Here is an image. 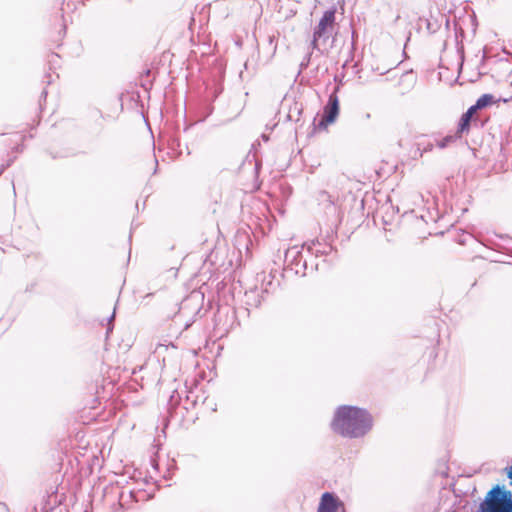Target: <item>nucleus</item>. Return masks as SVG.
<instances>
[{"label": "nucleus", "instance_id": "nucleus-5", "mask_svg": "<svg viewBox=\"0 0 512 512\" xmlns=\"http://www.w3.org/2000/svg\"><path fill=\"white\" fill-rule=\"evenodd\" d=\"M338 88L329 95L327 104L324 107L322 119L320 121L321 126H326L333 123L339 114V99L336 94Z\"/></svg>", "mask_w": 512, "mask_h": 512}, {"label": "nucleus", "instance_id": "nucleus-3", "mask_svg": "<svg viewBox=\"0 0 512 512\" xmlns=\"http://www.w3.org/2000/svg\"><path fill=\"white\" fill-rule=\"evenodd\" d=\"M334 22L335 11H325L313 32V39L311 41L313 49L321 53L328 51L329 47H331L330 38L332 36Z\"/></svg>", "mask_w": 512, "mask_h": 512}, {"label": "nucleus", "instance_id": "nucleus-2", "mask_svg": "<svg viewBox=\"0 0 512 512\" xmlns=\"http://www.w3.org/2000/svg\"><path fill=\"white\" fill-rule=\"evenodd\" d=\"M475 512H512V492L505 486H493Z\"/></svg>", "mask_w": 512, "mask_h": 512}, {"label": "nucleus", "instance_id": "nucleus-19", "mask_svg": "<svg viewBox=\"0 0 512 512\" xmlns=\"http://www.w3.org/2000/svg\"><path fill=\"white\" fill-rule=\"evenodd\" d=\"M189 326H190V324H189V323H186V325H185V329H187Z\"/></svg>", "mask_w": 512, "mask_h": 512}, {"label": "nucleus", "instance_id": "nucleus-18", "mask_svg": "<svg viewBox=\"0 0 512 512\" xmlns=\"http://www.w3.org/2000/svg\"><path fill=\"white\" fill-rule=\"evenodd\" d=\"M123 497H124V492L121 493L120 499H123Z\"/></svg>", "mask_w": 512, "mask_h": 512}, {"label": "nucleus", "instance_id": "nucleus-4", "mask_svg": "<svg viewBox=\"0 0 512 512\" xmlns=\"http://www.w3.org/2000/svg\"><path fill=\"white\" fill-rule=\"evenodd\" d=\"M304 245L289 247L285 251L284 262L286 268L293 271L296 275L305 276L307 270V262L303 259L302 249Z\"/></svg>", "mask_w": 512, "mask_h": 512}, {"label": "nucleus", "instance_id": "nucleus-6", "mask_svg": "<svg viewBox=\"0 0 512 512\" xmlns=\"http://www.w3.org/2000/svg\"><path fill=\"white\" fill-rule=\"evenodd\" d=\"M343 502L332 492H325L320 498L317 512H338Z\"/></svg>", "mask_w": 512, "mask_h": 512}, {"label": "nucleus", "instance_id": "nucleus-16", "mask_svg": "<svg viewBox=\"0 0 512 512\" xmlns=\"http://www.w3.org/2000/svg\"><path fill=\"white\" fill-rule=\"evenodd\" d=\"M114 317H115V311H114V312H113V314L110 316V318H109V323H111V322L113 321Z\"/></svg>", "mask_w": 512, "mask_h": 512}, {"label": "nucleus", "instance_id": "nucleus-15", "mask_svg": "<svg viewBox=\"0 0 512 512\" xmlns=\"http://www.w3.org/2000/svg\"><path fill=\"white\" fill-rule=\"evenodd\" d=\"M508 478L512 480V466L508 470Z\"/></svg>", "mask_w": 512, "mask_h": 512}, {"label": "nucleus", "instance_id": "nucleus-1", "mask_svg": "<svg viewBox=\"0 0 512 512\" xmlns=\"http://www.w3.org/2000/svg\"><path fill=\"white\" fill-rule=\"evenodd\" d=\"M373 426L371 414L362 408L343 405L337 408L331 422L332 430L346 438H361Z\"/></svg>", "mask_w": 512, "mask_h": 512}, {"label": "nucleus", "instance_id": "nucleus-8", "mask_svg": "<svg viewBox=\"0 0 512 512\" xmlns=\"http://www.w3.org/2000/svg\"><path fill=\"white\" fill-rule=\"evenodd\" d=\"M500 99H495L492 94H483L476 101V107L479 109H483L493 103L499 102Z\"/></svg>", "mask_w": 512, "mask_h": 512}, {"label": "nucleus", "instance_id": "nucleus-9", "mask_svg": "<svg viewBox=\"0 0 512 512\" xmlns=\"http://www.w3.org/2000/svg\"><path fill=\"white\" fill-rule=\"evenodd\" d=\"M471 119H472V117L467 115L466 113H464L461 116L458 128L456 130L461 136L463 135L464 132L469 131Z\"/></svg>", "mask_w": 512, "mask_h": 512}, {"label": "nucleus", "instance_id": "nucleus-11", "mask_svg": "<svg viewBox=\"0 0 512 512\" xmlns=\"http://www.w3.org/2000/svg\"><path fill=\"white\" fill-rule=\"evenodd\" d=\"M480 110L479 108L476 107V103L474 105H472L465 113L471 117H473V115L478 111Z\"/></svg>", "mask_w": 512, "mask_h": 512}, {"label": "nucleus", "instance_id": "nucleus-13", "mask_svg": "<svg viewBox=\"0 0 512 512\" xmlns=\"http://www.w3.org/2000/svg\"><path fill=\"white\" fill-rule=\"evenodd\" d=\"M433 149V144L432 143H428L427 145H425L423 147V152H428V151H431Z\"/></svg>", "mask_w": 512, "mask_h": 512}, {"label": "nucleus", "instance_id": "nucleus-12", "mask_svg": "<svg viewBox=\"0 0 512 512\" xmlns=\"http://www.w3.org/2000/svg\"><path fill=\"white\" fill-rule=\"evenodd\" d=\"M198 299H199V293L193 292V293H191V295L186 299V301H185V302H190V301L198 300Z\"/></svg>", "mask_w": 512, "mask_h": 512}, {"label": "nucleus", "instance_id": "nucleus-7", "mask_svg": "<svg viewBox=\"0 0 512 512\" xmlns=\"http://www.w3.org/2000/svg\"><path fill=\"white\" fill-rule=\"evenodd\" d=\"M461 138L462 136L457 131H455L453 134H448L443 139L437 141V146L440 149H444Z\"/></svg>", "mask_w": 512, "mask_h": 512}, {"label": "nucleus", "instance_id": "nucleus-20", "mask_svg": "<svg viewBox=\"0 0 512 512\" xmlns=\"http://www.w3.org/2000/svg\"><path fill=\"white\" fill-rule=\"evenodd\" d=\"M342 510H343V512H345V509H344V507L342 508Z\"/></svg>", "mask_w": 512, "mask_h": 512}, {"label": "nucleus", "instance_id": "nucleus-17", "mask_svg": "<svg viewBox=\"0 0 512 512\" xmlns=\"http://www.w3.org/2000/svg\"><path fill=\"white\" fill-rule=\"evenodd\" d=\"M129 496L132 497V498H135V492L134 491H129Z\"/></svg>", "mask_w": 512, "mask_h": 512}, {"label": "nucleus", "instance_id": "nucleus-14", "mask_svg": "<svg viewBox=\"0 0 512 512\" xmlns=\"http://www.w3.org/2000/svg\"><path fill=\"white\" fill-rule=\"evenodd\" d=\"M12 163V160H10L6 165H2L0 168V175L4 172V170L9 167Z\"/></svg>", "mask_w": 512, "mask_h": 512}, {"label": "nucleus", "instance_id": "nucleus-10", "mask_svg": "<svg viewBox=\"0 0 512 512\" xmlns=\"http://www.w3.org/2000/svg\"><path fill=\"white\" fill-rule=\"evenodd\" d=\"M317 246H319V244L312 242L310 245H308L307 249L309 252L315 254L316 256L319 254H327L328 251L331 250L330 246H325L323 249H319Z\"/></svg>", "mask_w": 512, "mask_h": 512}]
</instances>
